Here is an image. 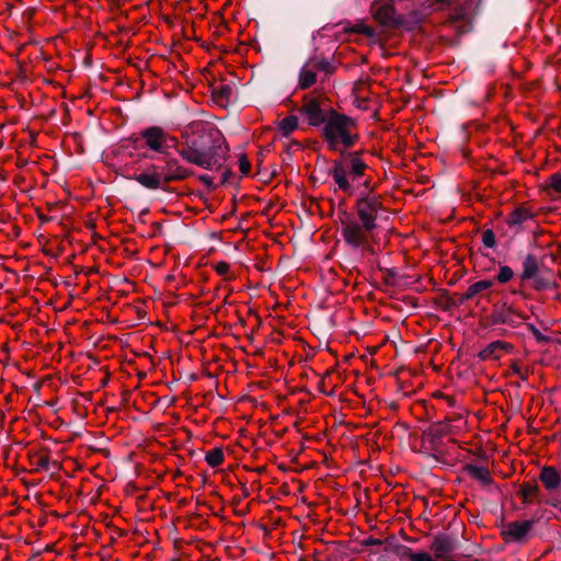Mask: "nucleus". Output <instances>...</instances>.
<instances>
[{"label":"nucleus","instance_id":"nucleus-49","mask_svg":"<svg viewBox=\"0 0 561 561\" xmlns=\"http://www.w3.org/2000/svg\"><path fill=\"white\" fill-rule=\"evenodd\" d=\"M463 14L461 11H459L457 14H455L451 19L453 21H460L462 19Z\"/></svg>","mask_w":561,"mask_h":561},{"label":"nucleus","instance_id":"nucleus-44","mask_svg":"<svg viewBox=\"0 0 561 561\" xmlns=\"http://www.w3.org/2000/svg\"><path fill=\"white\" fill-rule=\"evenodd\" d=\"M512 370L514 374L518 375L519 378L523 380V381H526L528 376L527 374H524L519 367V365L517 363H513L512 366H511Z\"/></svg>","mask_w":561,"mask_h":561},{"label":"nucleus","instance_id":"nucleus-38","mask_svg":"<svg viewBox=\"0 0 561 561\" xmlns=\"http://www.w3.org/2000/svg\"><path fill=\"white\" fill-rule=\"evenodd\" d=\"M239 169L243 175H248L251 170V163L244 154L239 157Z\"/></svg>","mask_w":561,"mask_h":561},{"label":"nucleus","instance_id":"nucleus-24","mask_svg":"<svg viewBox=\"0 0 561 561\" xmlns=\"http://www.w3.org/2000/svg\"><path fill=\"white\" fill-rule=\"evenodd\" d=\"M539 493V486L536 483H524L518 492L524 503H530L533 497Z\"/></svg>","mask_w":561,"mask_h":561},{"label":"nucleus","instance_id":"nucleus-61","mask_svg":"<svg viewBox=\"0 0 561 561\" xmlns=\"http://www.w3.org/2000/svg\"><path fill=\"white\" fill-rule=\"evenodd\" d=\"M115 410H116L115 408H108L107 412H114Z\"/></svg>","mask_w":561,"mask_h":561},{"label":"nucleus","instance_id":"nucleus-55","mask_svg":"<svg viewBox=\"0 0 561 561\" xmlns=\"http://www.w3.org/2000/svg\"><path fill=\"white\" fill-rule=\"evenodd\" d=\"M107 382H108V379H107V378H103V379L101 380V386H102V387H104V386H106V385H107Z\"/></svg>","mask_w":561,"mask_h":561},{"label":"nucleus","instance_id":"nucleus-59","mask_svg":"<svg viewBox=\"0 0 561 561\" xmlns=\"http://www.w3.org/2000/svg\"><path fill=\"white\" fill-rule=\"evenodd\" d=\"M291 145L293 146H300L299 141H293Z\"/></svg>","mask_w":561,"mask_h":561},{"label":"nucleus","instance_id":"nucleus-16","mask_svg":"<svg viewBox=\"0 0 561 561\" xmlns=\"http://www.w3.org/2000/svg\"><path fill=\"white\" fill-rule=\"evenodd\" d=\"M513 346L507 342L494 341L479 353V358L481 360L497 359L500 358V351L504 350L506 352H510Z\"/></svg>","mask_w":561,"mask_h":561},{"label":"nucleus","instance_id":"nucleus-56","mask_svg":"<svg viewBox=\"0 0 561 561\" xmlns=\"http://www.w3.org/2000/svg\"><path fill=\"white\" fill-rule=\"evenodd\" d=\"M141 157L146 158V159H150L151 158V156L148 152L142 153Z\"/></svg>","mask_w":561,"mask_h":561},{"label":"nucleus","instance_id":"nucleus-18","mask_svg":"<svg viewBox=\"0 0 561 561\" xmlns=\"http://www.w3.org/2000/svg\"><path fill=\"white\" fill-rule=\"evenodd\" d=\"M463 471L472 478L479 480L483 484H491L493 482L489 470L485 467H479L472 463H467Z\"/></svg>","mask_w":561,"mask_h":561},{"label":"nucleus","instance_id":"nucleus-52","mask_svg":"<svg viewBox=\"0 0 561 561\" xmlns=\"http://www.w3.org/2000/svg\"><path fill=\"white\" fill-rule=\"evenodd\" d=\"M263 152L261 151L260 154H259V159H257V164L261 165L262 161H263Z\"/></svg>","mask_w":561,"mask_h":561},{"label":"nucleus","instance_id":"nucleus-22","mask_svg":"<svg viewBox=\"0 0 561 561\" xmlns=\"http://www.w3.org/2000/svg\"><path fill=\"white\" fill-rule=\"evenodd\" d=\"M298 128V117L289 115L279 122V130L284 137H288L294 130Z\"/></svg>","mask_w":561,"mask_h":561},{"label":"nucleus","instance_id":"nucleus-62","mask_svg":"<svg viewBox=\"0 0 561 561\" xmlns=\"http://www.w3.org/2000/svg\"><path fill=\"white\" fill-rule=\"evenodd\" d=\"M321 392L328 394V392L324 389H321ZM329 396H331V393H329Z\"/></svg>","mask_w":561,"mask_h":561},{"label":"nucleus","instance_id":"nucleus-45","mask_svg":"<svg viewBox=\"0 0 561 561\" xmlns=\"http://www.w3.org/2000/svg\"><path fill=\"white\" fill-rule=\"evenodd\" d=\"M233 175V172L231 169H227L222 172V175H221V185H227L229 184V180L230 178Z\"/></svg>","mask_w":561,"mask_h":561},{"label":"nucleus","instance_id":"nucleus-27","mask_svg":"<svg viewBox=\"0 0 561 561\" xmlns=\"http://www.w3.org/2000/svg\"><path fill=\"white\" fill-rule=\"evenodd\" d=\"M358 138H359L358 135L351 134L350 128H347L340 136L339 145L342 144L343 145L342 149L348 150V148L353 147L357 142Z\"/></svg>","mask_w":561,"mask_h":561},{"label":"nucleus","instance_id":"nucleus-32","mask_svg":"<svg viewBox=\"0 0 561 561\" xmlns=\"http://www.w3.org/2000/svg\"><path fill=\"white\" fill-rule=\"evenodd\" d=\"M527 329L531 332L536 341L540 344H547L551 341L548 335L542 334L533 323L527 324Z\"/></svg>","mask_w":561,"mask_h":561},{"label":"nucleus","instance_id":"nucleus-36","mask_svg":"<svg viewBox=\"0 0 561 561\" xmlns=\"http://www.w3.org/2000/svg\"><path fill=\"white\" fill-rule=\"evenodd\" d=\"M379 270L383 272V282H385V284L393 286L396 284L394 283V278L397 276L396 270H393V268H382V267H379Z\"/></svg>","mask_w":561,"mask_h":561},{"label":"nucleus","instance_id":"nucleus-60","mask_svg":"<svg viewBox=\"0 0 561 561\" xmlns=\"http://www.w3.org/2000/svg\"><path fill=\"white\" fill-rule=\"evenodd\" d=\"M308 559H309V557H307V558H300L298 561H309Z\"/></svg>","mask_w":561,"mask_h":561},{"label":"nucleus","instance_id":"nucleus-26","mask_svg":"<svg viewBox=\"0 0 561 561\" xmlns=\"http://www.w3.org/2000/svg\"><path fill=\"white\" fill-rule=\"evenodd\" d=\"M307 65L312 66L313 68H317L321 71H324L329 75L333 73L335 68L334 66L328 60L327 58H322L320 60H316L314 58H310L307 62Z\"/></svg>","mask_w":561,"mask_h":561},{"label":"nucleus","instance_id":"nucleus-41","mask_svg":"<svg viewBox=\"0 0 561 561\" xmlns=\"http://www.w3.org/2000/svg\"><path fill=\"white\" fill-rule=\"evenodd\" d=\"M533 279H534V288L536 290H543V289L548 288V286H549V282L541 277L536 276Z\"/></svg>","mask_w":561,"mask_h":561},{"label":"nucleus","instance_id":"nucleus-31","mask_svg":"<svg viewBox=\"0 0 561 561\" xmlns=\"http://www.w3.org/2000/svg\"><path fill=\"white\" fill-rule=\"evenodd\" d=\"M353 32L355 33H358V34H363L365 35L366 37H369V38H373L376 36V32L373 27H370L369 25L360 22V23H357L354 28H353Z\"/></svg>","mask_w":561,"mask_h":561},{"label":"nucleus","instance_id":"nucleus-19","mask_svg":"<svg viewBox=\"0 0 561 561\" xmlns=\"http://www.w3.org/2000/svg\"><path fill=\"white\" fill-rule=\"evenodd\" d=\"M533 214L519 206V207H516L511 214H510V217L507 218V225L510 227H515V226H519L520 224H523L524 221L528 220V219H531L533 218Z\"/></svg>","mask_w":561,"mask_h":561},{"label":"nucleus","instance_id":"nucleus-14","mask_svg":"<svg viewBox=\"0 0 561 561\" xmlns=\"http://www.w3.org/2000/svg\"><path fill=\"white\" fill-rule=\"evenodd\" d=\"M164 165L161 170L164 175V182L171 183L175 181H183L193 174L192 170L182 167L178 159L163 157Z\"/></svg>","mask_w":561,"mask_h":561},{"label":"nucleus","instance_id":"nucleus-29","mask_svg":"<svg viewBox=\"0 0 561 561\" xmlns=\"http://www.w3.org/2000/svg\"><path fill=\"white\" fill-rule=\"evenodd\" d=\"M32 459V463L35 465L34 471L38 472L41 470L47 471L49 469V458L47 456H37L36 454H30Z\"/></svg>","mask_w":561,"mask_h":561},{"label":"nucleus","instance_id":"nucleus-11","mask_svg":"<svg viewBox=\"0 0 561 561\" xmlns=\"http://www.w3.org/2000/svg\"><path fill=\"white\" fill-rule=\"evenodd\" d=\"M534 525V519L512 522L503 526L501 534L506 542H524Z\"/></svg>","mask_w":561,"mask_h":561},{"label":"nucleus","instance_id":"nucleus-1","mask_svg":"<svg viewBox=\"0 0 561 561\" xmlns=\"http://www.w3.org/2000/svg\"><path fill=\"white\" fill-rule=\"evenodd\" d=\"M176 152L186 162L213 171L222 168L229 146L216 126L198 124L194 135L186 138Z\"/></svg>","mask_w":561,"mask_h":561},{"label":"nucleus","instance_id":"nucleus-12","mask_svg":"<svg viewBox=\"0 0 561 561\" xmlns=\"http://www.w3.org/2000/svg\"><path fill=\"white\" fill-rule=\"evenodd\" d=\"M450 419H446L443 422L433 423L431 426L423 430V437L427 439L432 450L437 451L442 439L454 433V427L450 425Z\"/></svg>","mask_w":561,"mask_h":561},{"label":"nucleus","instance_id":"nucleus-23","mask_svg":"<svg viewBox=\"0 0 561 561\" xmlns=\"http://www.w3.org/2000/svg\"><path fill=\"white\" fill-rule=\"evenodd\" d=\"M205 460L211 468L220 466L225 460L224 450L220 447L210 449L206 453Z\"/></svg>","mask_w":561,"mask_h":561},{"label":"nucleus","instance_id":"nucleus-54","mask_svg":"<svg viewBox=\"0 0 561 561\" xmlns=\"http://www.w3.org/2000/svg\"><path fill=\"white\" fill-rule=\"evenodd\" d=\"M318 554H319V552L316 550V551L313 552V554L310 557V558H312V561H319L318 559H316V557H317ZM328 561H329V560H328Z\"/></svg>","mask_w":561,"mask_h":561},{"label":"nucleus","instance_id":"nucleus-2","mask_svg":"<svg viewBox=\"0 0 561 561\" xmlns=\"http://www.w3.org/2000/svg\"><path fill=\"white\" fill-rule=\"evenodd\" d=\"M354 210L357 219H354L346 210L339 213L342 225V237L347 245L358 249L368 241L369 236L377 229V218L383 210L380 197L357 196Z\"/></svg>","mask_w":561,"mask_h":561},{"label":"nucleus","instance_id":"nucleus-64","mask_svg":"<svg viewBox=\"0 0 561 561\" xmlns=\"http://www.w3.org/2000/svg\"><path fill=\"white\" fill-rule=\"evenodd\" d=\"M431 561H436L434 558Z\"/></svg>","mask_w":561,"mask_h":561},{"label":"nucleus","instance_id":"nucleus-58","mask_svg":"<svg viewBox=\"0 0 561 561\" xmlns=\"http://www.w3.org/2000/svg\"><path fill=\"white\" fill-rule=\"evenodd\" d=\"M513 386L516 387V388H519L520 387V382H518V381L514 382Z\"/></svg>","mask_w":561,"mask_h":561},{"label":"nucleus","instance_id":"nucleus-13","mask_svg":"<svg viewBox=\"0 0 561 561\" xmlns=\"http://www.w3.org/2000/svg\"><path fill=\"white\" fill-rule=\"evenodd\" d=\"M300 113L305 115L308 124L314 127L324 124L328 117L322 110L319 100L308 94L304 96V104L300 108Z\"/></svg>","mask_w":561,"mask_h":561},{"label":"nucleus","instance_id":"nucleus-47","mask_svg":"<svg viewBox=\"0 0 561 561\" xmlns=\"http://www.w3.org/2000/svg\"><path fill=\"white\" fill-rule=\"evenodd\" d=\"M385 543H386V547H393L396 545H399L393 537L387 538Z\"/></svg>","mask_w":561,"mask_h":561},{"label":"nucleus","instance_id":"nucleus-42","mask_svg":"<svg viewBox=\"0 0 561 561\" xmlns=\"http://www.w3.org/2000/svg\"><path fill=\"white\" fill-rule=\"evenodd\" d=\"M383 543L382 540L376 539L374 537H368L362 541V546L370 547V546H381Z\"/></svg>","mask_w":561,"mask_h":561},{"label":"nucleus","instance_id":"nucleus-63","mask_svg":"<svg viewBox=\"0 0 561 561\" xmlns=\"http://www.w3.org/2000/svg\"><path fill=\"white\" fill-rule=\"evenodd\" d=\"M54 466H55L56 468H59V466H60V465H59L58 462H54Z\"/></svg>","mask_w":561,"mask_h":561},{"label":"nucleus","instance_id":"nucleus-53","mask_svg":"<svg viewBox=\"0 0 561 561\" xmlns=\"http://www.w3.org/2000/svg\"><path fill=\"white\" fill-rule=\"evenodd\" d=\"M39 219L42 222H47L49 220V217L47 216H39Z\"/></svg>","mask_w":561,"mask_h":561},{"label":"nucleus","instance_id":"nucleus-50","mask_svg":"<svg viewBox=\"0 0 561 561\" xmlns=\"http://www.w3.org/2000/svg\"><path fill=\"white\" fill-rule=\"evenodd\" d=\"M122 396H123V401H124V402H127V400H128V398H129V396H130V392H129L128 390H125V391L122 393Z\"/></svg>","mask_w":561,"mask_h":561},{"label":"nucleus","instance_id":"nucleus-10","mask_svg":"<svg viewBox=\"0 0 561 561\" xmlns=\"http://www.w3.org/2000/svg\"><path fill=\"white\" fill-rule=\"evenodd\" d=\"M460 540L450 534L440 533L434 537L430 545L435 559H445L460 548Z\"/></svg>","mask_w":561,"mask_h":561},{"label":"nucleus","instance_id":"nucleus-51","mask_svg":"<svg viewBox=\"0 0 561 561\" xmlns=\"http://www.w3.org/2000/svg\"><path fill=\"white\" fill-rule=\"evenodd\" d=\"M445 399L447 400L449 405H454L455 404V399L453 397L445 396Z\"/></svg>","mask_w":561,"mask_h":561},{"label":"nucleus","instance_id":"nucleus-33","mask_svg":"<svg viewBox=\"0 0 561 561\" xmlns=\"http://www.w3.org/2000/svg\"><path fill=\"white\" fill-rule=\"evenodd\" d=\"M549 187L561 194V172L552 173L549 179Z\"/></svg>","mask_w":561,"mask_h":561},{"label":"nucleus","instance_id":"nucleus-21","mask_svg":"<svg viewBox=\"0 0 561 561\" xmlns=\"http://www.w3.org/2000/svg\"><path fill=\"white\" fill-rule=\"evenodd\" d=\"M211 95L218 103H228L232 99L233 87L230 84L213 87Z\"/></svg>","mask_w":561,"mask_h":561},{"label":"nucleus","instance_id":"nucleus-57","mask_svg":"<svg viewBox=\"0 0 561 561\" xmlns=\"http://www.w3.org/2000/svg\"><path fill=\"white\" fill-rule=\"evenodd\" d=\"M285 152H286L287 154H290V146H287V147L285 148Z\"/></svg>","mask_w":561,"mask_h":561},{"label":"nucleus","instance_id":"nucleus-28","mask_svg":"<svg viewBox=\"0 0 561 561\" xmlns=\"http://www.w3.org/2000/svg\"><path fill=\"white\" fill-rule=\"evenodd\" d=\"M359 192L358 196H368V197H380L379 195H375L374 191L376 185L373 184L371 179H365L363 183L358 185Z\"/></svg>","mask_w":561,"mask_h":561},{"label":"nucleus","instance_id":"nucleus-43","mask_svg":"<svg viewBox=\"0 0 561 561\" xmlns=\"http://www.w3.org/2000/svg\"><path fill=\"white\" fill-rule=\"evenodd\" d=\"M432 559H433V557L431 554L423 551V552H415V554H413L412 561H431Z\"/></svg>","mask_w":561,"mask_h":561},{"label":"nucleus","instance_id":"nucleus-30","mask_svg":"<svg viewBox=\"0 0 561 561\" xmlns=\"http://www.w3.org/2000/svg\"><path fill=\"white\" fill-rule=\"evenodd\" d=\"M513 276H514V271L507 265H502V266H500V270L495 276V279L501 284H505V283H508L513 278Z\"/></svg>","mask_w":561,"mask_h":561},{"label":"nucleus","instance_id":"nucleus-9","mask_svg":"<svg viewBox=\"0 0 561 561\" xmlns=\"http://www.w3.org/2000/svg\"><path fill=\"white\" fill-rule=\"evenodd\" d=\"M128 179L135 180L147 190L168 191V188L165 187V184L168 183L164 182V175L161 170V165L149 164L141 173L128 176Z\"/></svg>","mask_w":561,"mask_h":561},{"label":"nucleus","instance_id":"nucleus-34","mask_svg":"<svg viewBox=\"0 0 561 561\" xmlns=\"http://www.w3.org/2000/svg\"><path fill=\"white\" fill-rule=\"evenodd\" d=\"M127 141L130 144L133 149L140 150L144 147V139L141 138V130L138 134H133L128 137Z\"/></svg>","mask_w":561,"mask_h":561},{"label":"nucleus","instance_id":"nucleus-25","mask_svg":"<svg viewBox=\"0 0 561 561\" xmlns=\"http://www.w3.org/2000/svg\"><path fill=\"white\" fill-rule=\"evenodd\" d=\"M385 550L387 552H392L400 558H408L411 561L413 559V554H415V552L410 547L401 545V543L396 545L393 547H386Z\"/></svg>","mask_w":561,"mask_h":561},{"label":"nucleus","instance_id":"nucleus-37","mask_svg":"<svg viewBox=\"0 0 561 561\" xmlns=\"http://www.w3.org/2000/svg\"><path fill=\"white\" fill-rule=\"evenodd\" d=\"M428 8L432 10H440L445 7H449L451 3H454L455 0H427Z\"/></svg>","mask_w":561,"mask_h":561},{"label":"nucleus","instance_id":"nucleus-8","mask_svg":"<svg viewBox=\"0 0 561 561\" xmlns=\"http://www.w3.org/2000/svg\"><path fill=\"white\" fill-rule=\"evenodd\" d=\"M493 285V280L491 279H483L479 280L468 287L466 293L463 294H454V295H447L444 294L442 296V300L444 301L443 309L444 310H450L454 308H457L461 305H463L469 299H472L476 295L479 293L489 289Z\"/></svg>","mask_w":561,"mask_h":561},{"label":"nucleus","instance_id":"nucleus-6","mask_svg":"<svg viewBox=\"0 0 561 561\" xmlns=\"http://www.w3.org/2000/svg\"><path fill=\"white\" fill-rule=\"evenodd\" d=\"M374 19L383 27L400 28L404 20L398 14L393 4L382 1H374L370 7Z\"/></svg>","mask_w":561,"mask_h":561},{"label":"nucleus","instance_id":"nucleus-39","mask_svg":"<svg viewBox=\"0 0 561 561\" xmlns=\"http://www.w3.org/2000/svg\"><path fill=\"white\" fill-rule=\"evenodd\" d=\"M198 180H199L202 183H204V184H205V186L207 187V190H208L209 192H211V191L216 190V187H217V185H216V184L214 183V181H213V178H211V176H209L208 174H201V175L198 176Z\"/></svg>","mask_w":561,"mask_h":561},{"label":"nucleus","instance_id":"nucleus-48","mask_svg":"<svg viewBox=\"0 0 561 561\" xmlns=\"http://www.w3.org/2000/svg\"><path fill=\"white\" fill-rule=\"evenodd\" d=\"M549 504L557 508L560 513H561V500L560 501H554V502H549Z\"/></svg>","mask_w":561,"mask_h":561},{"label":"nucleus","instance_id":"nucleus-3","mask_svg":"<svg viewBox=\"0 0 561 561\" xmlns=\"http://www.w3.org/2000/svg\"><path fill=\"white\" fill-rule=\"evenodd\" d=\"M340 158L332 161V167L328 170V174L334 180L339 190L352 195L354 187L350 182L365 176L368 164L362 159L360 151H350L342 149L337 151Z\"/></svg>","mask_w":561,"mask_h":561},{"label":"nucleus","instance_id":"nucleus-4","mask_svg":"<svg viewBox=\"0 0 561 561\" xmlns=\"http://www.w3.org/2000/svg\"><path fill=\"white\" fill-rule=\"evenodd\" d=\"M141 138L146 149L163 157L170 156V149L174 148L176 150L180 147L178 139L160 126L142 128Z\"/></svg>","mask_w":561,"mask_h":561},{"label":"nucleus","instance_id":"nucleus-40","mask_svg":"<svg viewBox=\"0 0 561 561\" xmlns=\"http://www.w3.org/2000/svg\"><path fill=\"white\" fill-rule=\"evenodd\" d=\"M214 268L217 272V274L224 276L229 272L230 265H229V263H227L225 261H220L214 265Z\"/></svg>","mask_w":561,"mask_h":561},{"label":"nucleus","instance_id":"nucleus-20","mask_svg":"<svg viewBox=\"0 0 561 561\" xmlns=\"http://www.w3.org/2000/svg\"><path fill=\"white\" fill-rule=\"evenodd\" d=\"M308 66L309 65L306 64L299 71L298 87L301 90L309 89L317 82V73L308 69Z\"/></svg>","mask_w":561,"mask_h":561},{"label":"nucleus","instance_id":"nucleus-15","mask_svg":"<svg viewBox=\"0 0 561 561\" xmlns=\"http://www.w3.org/2000/svg\"><path fill=\"white\" fill-rule=\"evenodd\" d=\"M539 480L549 492L561 490V473L553 466H545L539 473Z\"/></svg>","mask_w":561,"mask_h":561},{"label":"nucleus","instance_id":"nucleus-7","mask_svg":"<svg viewBox=\"0 0 561 561\" xmlns=\"http://www.w3.org/2000/svg\"><path fill=\"white\" fill-rule=\"evenodd\" d=\"M518 319H526V317L516 311L504 300L495 302L489 316L491 324H506L511 328H517L519 325Z\"/></svg>","mask_w":561,"mask_h":561},{"label":"nucleus","instance_id":"nucleus-35","mask_svg":"<svg viewBox=\"0 0 561 561\" xmlns=\"http://www.w3.org/2000/svg\"><path fill=\"white\" fill-rule=\"evenodd\" d=\"M482 242H483L484 247H486V248L492 249L495 247V243H496L495 234L491 229H486L483 232Z\"/></svg>","mask_w":561,"mask_h":561},{"label":"nucleus","instance_id":"nucleus-5","mask_svg":"<svg viewBox=\"0 0 561 561\" xmlns=\"http://www.w3.org/2000/svg\"><path fill=\"white\" fill-rule=\"evenodd\" d=\"M354 124L355 122L352 117L331 110L322 129V136L330 150L336 152L342 150L341 147H339V138L343 131Z\"/></svg>","mask_w":561,"mask_h":561},{"label":"nucleus","instance_id":"nucleus-17","mask_svg":"<svg viewBox=\"0 0 561 561\" xmlns=\"http://www.w3.org/2000/svg\"><path fill=\"white\" fill-rule=\"evenodd\" d=\"M522 266L523 272L520 274V279L524 282L535 278L539 272V262L537 257L531 253H528L525 256Z\"/></svg>","mask_w":561,"mask_h":561},{"label":"nucleus","instance_id":"nucleus-46","mask_svg":"<svg viewBox=\"0 0 561 561\" xmlns=\"http://www.w3.org/2000/svg\"><path fill=\"white\" fill-rule=\"evenodd\" d=\"M360 247H363V250H364L365 252H367V253H369V254H375V250H374V248H373V247H370V245H368V244H367V241H366L364 244H362Z\"/></svg>","mask_w":561,"mask_h":561}]
</instances>
